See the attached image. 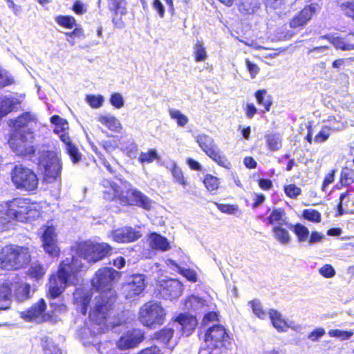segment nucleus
Masks as SVG:
<instances>
[{
  "label": "nucleus",
  "mask_w": 354,
  "mask_h": 354,
  "mask_svg": "<svg viewBox=\"0 0 354 354\" xmlns=\"http://www.w3.org/2000/svg\"><path fill=\"white\" fill-rule=\"evenodd\" d=\"M115 300V292H109L100 293L93 301L89 311V318L100 326L98 330L100 333H104L109 327L115 328L120 326L122 323L111 318Z\"/></svg>",
  "instance_id": "1"
},
{
  "label": "nucleus",
  "mask_w": 354,
  "mask_h": 354,
  "mask_svg": "<svg viewBox=\"0 0 354 354\" xmlns=\"http://www.w3.org/2000/svg\"><path fill=\"white\" fill-rule=\"evenodd\" d=\"M83 263L73 255L66 258L60 264L57 271V279L51 276L50 279L49 295L56 299L64 290L66 286L75 284L77 281V273Z\"/></svg>",
  "instance_id": "2"
},
{
  "label": "nucleus",
  "mask_w": 354,
  "mask_h": 354,
  "mask_svg": "<svg viewBox=\"0 0 354 354\" xmlns=\"http://www.w3.org/2000/svg\"><path fill=\"white\" fill-rule=\"evenodd\" d=\"M30 260L28 248L9 245L0 252V268L4 270H17L28 264Z\"/></svg>",
  "instance_id": "3"
},
{
  "label": "nucleus",
  "mask_w": 354,
  "mask_h": 354,
  "mask_svg": "<svg viewBox=\"0 0 354 354\" xmlns=\"http://www.w3.org/2000/svg\"><path fill=\"white\" fill-rule=\"evenodd\" d=\"M111 250V246L106 243L86 241L75 245V254L77 255L75 257H82L88 262L95 263L106 257ZM78 259L81 261L80 259Z\"/></svg>",
  "instance_id": "4"
},
{
  "label": "nucleus",
  "mask_w": 354,
  "mask_h": 354,
  "mask_svg": "<svg viewBox=\"0 0 354 354\" xmlns=\"http://www.w3.org/2000/svg\"><path fill=\"white\" fill-rule=\"evenodd\" d=\"M39 167L44 171V180L53 183L60 178L62 163L54 151H43L39 156Z\"/></svg>",
  "instance_id": "5"
},
{
  "label": "nucleus",
  "mask_w": 354,
  "mask_h": 354,
  "mask_svg": "<svg viewBox=\"0 0 354 354\" xmlns=\"http://www.w3.org/2000/svg\"><path fill=\"white\" fill-rule=\"evenodd\" d=\"M1 207L2 214L6 215L8 219L21 222L26 221L32 211L30 199L24 198H15L6 201Z\"/></svg>",
  "instance_id": "6"
},
{
  "label": "nucleus",
  "mask_w": 354,
  "mask_h": 354,
  "mask_svg": "<svg viewBox=\"0 0 354 354\" xmlns=\"http://www.w3.org/2000/svg\"><path fill=\"white\" fill-rule=\"evenodd\" d=\"M165 315V310L160 303L150 301L140 308L139 320L143 326L152 328L163 324Z\"/></svg>",
  "instance_id": "7"
},
{
  "label": "nucleus",
  "mask_w": 354,
  "mask_h": 354,
  "mask_svg": "<svg viewBox=\"0 0 354 354\" xmlns=\"http://www.w3.org/2000/svg\"><path fill=\"white\" fill-rule=\"evenodd\" d=\"M10 174L12 182L19 189L31 192L38 187V178L35 173L22 165H15Z\"/></svg>",
  "instance_id": "8"
},
{
  "label": "nucleus",
  "mask_w": 354,
  "mask_h": 354,
  "mask_svg": "<svg viewBox=\"0 0 354 354\" xmlns=\"http://www.w3.org/2000/svg\"><path fill=\"white\" fill-rule=\"evenodd\" d=\"M32 131L27 130L26 133L21 131H12L8 144L12 151L19 156H28L35 151L32 145Z\"/></svg>",
  "instance_id": "9"
},
{
  "label": "nucleus",
  "mask_w": 354,
  "mask_h": 354,
  "mask_svg": "<svg viewBox=\"0 0 354 354\" xmlns=\"http://www.w3.org/2000/svg\"><path fill=\"white\" fill-rule=\"evenodd\" d=\"M118 272L112 268H100L91 279V285L96 290L103 292H113L112 284Z\"/></svg>",
  "instance_id": "10"
},
{
  "label": "nucleus",
  "mask_w": 354,
  "mask_h": 354,
  "mask_svg": "<svg viewBox=\"0 0 354 354\" xmlns=\"http://www.w3.org/2000/svg\"><path fill=\"white\" fill-rule=\"evenodd\" d=\"M145 339L144 333L137 328L127 330L123 333L117 342L118 347L126 350L136 347Z\"/></svg>",
  "instance_id": "11"
},
{
  "label": "nucleus",
  "mask_w": 354,
  "mask_h": 354,
  "mask_svg": "<svg viewBox=\"0 0 354 354\" xmlns=\"http://www.w3.org/2000/svg\"><path fill=\"white\" fill-rule=\"evenodd\" d=\"M41 239L42 247L46 252L51 257H57L59 254V248L57 244L55 228L53 225L46 226L43 230Z\"/></svg>",
  "instance_id": "12"
},
{
  "label": "nucleus",
  "mask_w": 354,
  "mask_h": 354,
  "mask_svg": "<svg viewBox=\"0 0 354 354\" xmlns=\"http://www.w3.org/2000/svg\"><path fill=\"white\" fill-rule=\"evenodd\" d=\"M183 289V286L180 281L169 279L161 283L160 295L164 299L172 301L181 295Z\"/></svg>",
  "instance_id": "13"
},
{
  "label": "nucleus",
  "mask_w": 354,
  "mask_h": 354,
  "mask_svg": "<svg viewBox=\"0 0 354 354\" xmlns=\"http://www.w3.org/2000/svg\"><path fill=\"white\" fill-rule=\"evenodd\" d=\"M126 194V199L125 201H122V202L128 205L142 207L147 211L151 209L152 200L140 190L135 188H130L127 191Z\"/></svg>",
  "instance_id": "14"
},
{
  "label": "nucleus",
  "mask_w": 354,
  "mask_h": 354,
  "mask_svg": "<svg viewBox=\"0 0 354 354\" xmlns=\"http://www.w3.org/2000/svg\"><path fill=\"white\" fill-rule=\"evenodd\" d=\"M126 194V199L125 201H122V202L128 205L142 207L147 211L151 209L152 200L140 190L135 188H130L127 191Z\"/></svg>",
  "instance_id": "15"
},
{
  "label": "nucleus",
  "mask_w": 354,
  "mask_h": 354,
  "mask_svg": "<svg viewBox=\"0 0 354 354\" xmlns=\"http://www.w3.org/2000/svg\"><path fill=\"white\" fill-rule=\"evenodd\" d=\"M46 308L45 300L40 299L28 310L20 312V317L26 322H42L46 321L44 315Z\"/></svg>",
  "instance_id": "16"
},
{
  "label": "nucleus",
  "mask_w": 354,
  "mask_h": 354,
  "mask_svg": "<svg viewBox=\"0 0 354 354\" xmlns=\"http://www.w3.org/2000/svg\"><path fill=\"white\" fill-rule=\"evenodd\" d=\"M205 341L208 343V346L212 348L209 354H221L220 350L221 346V325L220 324H213L207 329Z\"/></svg>",
  "instance_id": "17"
},
{
  "label": "nucleus",
  "mask_w": 354,
  "mask_h": 354,
  "mask_svg": "<svg viewBox=\"0 0 354 354\" xmlns=\"http://www.w3.org/2000/svg\"><path fill=\"white\" fill-rule=\"evenodd\" d=\"M124 291L126 292V298L131 299L139 295L145 288V277L144 274H138L131 276L129 282L124 286Z\"/></svg>",
  "instance_id": "18"
},
{
  "label": "nucleus",
  "mask_w": 354,
  "mask_h": 354,
  "mask_svg": "<svg viewBox=\"0 0 354 354\" xmlns=\"http://www.w3.org/2000/svg\"><path fill=\"white\" fill-rule=\"evenodd\" d=\"M142 234L131 227H124L112 231L111 238L118 243H130L138 240Z\"/></svg>",
  "instance_id": "19"
},
{
  "label": "nucleus",
  "mask_w": 354,
  "mask_h": 354,
  "mask_svg": "<svg viewBox=\"0 0 354 354\" xmlns=\"http://www.w3.org/2000/svg\"><path fill=\"white\" fill-rule=\"evenodd\" d=\"M174 322L177 323L183 335L189 336L195 329L197 320L195 317L187 313H181L176 316Z\"/></svg>",
  "instance_id": "20"
},
{
  "label": "nucleus",
  "mask_w": 354,
  "mask_h": 354,
  "mask_svg": "<svg viewBox=\"0 0 354 354\" xmlns=\"http://www.w3.org/2000/svg\"><path fill=\"white\" fill-rule=\"evenodd\" d=\"M196 141L207 155L216 161L218 165H221V156L214 151L213 140L211 137L201 134L197 136Z\"/></svg>",
  "instance_id": "21"
},
{
  "label": "nucleus",
  "mask_w": 354,
  "mask_h": 354,
  "mask_svg": "<svg viewBox=\"0 0 354 354\" xmlns=\"http://www.w3.org/2000/svg\"><path fill=\"white\" fill-rule=\"evenodd\" d=\"M318 6L317 5H310L305 7L298 15L294 17L290 22L291 28H298L304 26L317 12Z\"/></svg>",
  "instance_id": "22"
},
{
  "label": "nucleus",
  "mask_w": 354,
  "mask_h": 354,
  "mask_svg": "<svg viewBox=\"0 0 354 354\" xmlns=\"http://www.w3.org/2000/svg\"><path fill=\"white\" fill-rule=\"evenodd\" d=\"M35 115L30 112H25L11 121L13 126L12 131H21L27 133V130L31 131L29 128L30 124L35 122Z\"/></svg>",
  "instance_id": "23"
},
{
  "label": "nucleus",
  "mask_w": 354,
  "mask_h": 354,
  "mask_svg": "<svg viewBox=\"0 0 354 354\" xmlns=\"http://www.w3.org/2000/svg\"><path fill=\"white\" fill-rule=\"evenodd\" d=\"M59 138L64 143V149L73 164H77L82 159V154L77 147L72 142L70 137L66 133L59 136Z\"/></svg>",
  "instance_id": "24"
},
{
  "label": "nucleus",
  "mask_w": 354,
  "mask_h": 354,
  "mask_svg": "<svg viewBox=\"0 0 354 354\" xmlns=\"http://www.w3.org/2000/svg\"><path fill=\"white\" fill-rule=\"evenodd\" d=\"M73 299L77 306L78 310L85 315L91 302V295L87 290L77 288L73 293Z\"/></svg>",
  "instance_id": "25"
},
{
  "label": "nucleus",
  "mask_w": 354,
  "mask_h": 354,
  "mask_svg": "<svg viewBox=\"0 0 354 354\" xmlns=\"http://www.w3.org/2000/svg\"><path fill=\"white\" fill-rule=\"evenodd\" d=\"M269 317L272 326L278 332H286L288 328V323L282 317V315L274 309H270L268 312Z\"/></svg>",
  "instance_id": "26"
},
{
  "label": "nucleus",
  "mask_w": 354,
  "mask_h": 354,
  "mask_svg": "<svg viewBox=\"0 0 354 354\" xmlns=\"http://www.w3.org/2000/svg\"><path fill=\"white\" fill-rule=\"evenodd\" d=\"M149 243L151 248L156 250L167 251L170 248L167 239L156 232L151 234Z\"/></svg>",
  "instance_id": "27"
},
{
  "label": "nucleus",
  "mask_w": 354,
  "mask_h": 354,
  "mask_svg": "<svg viewBox=\"0 0 354 354\" xmlns=\"http://www.w3.org/2000/svg\"><path fill=\"white\" fill-rule=\"evenodd\" d=\"M260 7L259 0H239L238 8L243 15H251L256 12Z\"/></svg>",
  "instance_id": "28"
},
{
  "label": "nucleus",
  "mask_w": 354,
  "mask_h": 354,
  "mask_svg": "<svg viewBox=\"0 0 354 354\" xmlns=\"http://www.w3.org/2000/svg\"><path fill=\"white\" fill-rule=\"evenodd\" d=\"M11 288L8 285L0 286V311L6 310L11 305Z\"/></svg>",
  "instance_id": "29"
},
{
  "label": "nucleus",
  "mask_w": 354,
  "mask_h": 354,
  "mask_svg": "<svg viewBox=\"0 0 354 354\" xmlns=\"http://www.w3.org/2000/svg\"><path fill=\"white\" fill-rule=\"evenodd\" d=\"M97 120L112 131H118L122 128L120 121L110 114L100 115Z\"/></svg>",
  "instance_id": "30"
},
{
  "label": "nucleus",
  "mask_w": 354,
  "mask_h": 354,
  "mask_svg": "<svg viewBox=\"0 0 354 354\" xmlns=\"http://www.w3.org/2000/svg\"><path fill=\"white\" fill-rule=\"evenodd\" d=\"M269 224L274 223L279 225H286V216L285 211L281 208H277L272 210L270 216L267 218Z\"/></svg>",
  "instance_id": "31"
},
{
  "label": "nucleus",
  "mask_w": 354,
  "mask_h": 354,
  "mask_svg": "<svg viewBox=\"0 0 354 354\" xmlns=\"http://www.w3.org/2000/svg\"><path fill=\"white\" fill-rule=\"evenodd\" d=\"M174 330L171 327L165 326L154 333V339L163 344H167L174 335Z\"/></svg>",
  "instance_id": "32"
},
{
  "label": "nucleus",
  "mask_w": 354,
  "mask_h": 354,
  "mask_svg": "<svg viewBox=\"0 0 354 354\" xmlns=\"http://www.w3.org/2000/svg\"><path fill=\"white\" fill-rule=\"evenodd\" d=\"M50 122L54 125L53 131L57 134L66 133L65 131L68 129L67 121L57 115L50 118Z\"/></svg>",
  "instance_id": "33"
},
{
  "label": "nucleus",
  "mask_w": 354,
  "mask_h": 354,
  "mask_svg": "<svg viewBox=\"0 0 354 354\" xmlns=\"http://www.w3.org/2000/svg\"><path fill=\"white\" fill-rule=\"evenodd\" d=\"M255 97L258 104L265 107L266 111H269L272 104L271 95L268 94L266 89L259 90L255 93Z\"/></svg>",
  "instance_id": "34"
},
{
  "label": "nucleus",
  "mask_w": 354,
  "mask_h": 354,
  "mask_svg": "<svg viewBox=\"0 0 354 354\" xmlns=\"http://www.w3.org/2000/svg\"><path fill=\"white\" fill-rule=\"evenodd\" d=\"M41 346L45 354H62L53 340L48 337H44L41 339Z\"/></svg>",
  "instance_id": "35"
},
{
  "label": "nucleus",
  "mask_w": 354,
  "mask_h": 354,
  "mask_svg": "<svg viewBox=\"0 0 354 354\" xmlns=\"http://www.w3.org/2000/svg\"><path fill=\"white\" fill-rule=\"evenodd\" d=\"M185 306L187 309L196 311L201 309L205 306V300L197 296L190 295L187 298Z\"/></svg>",
  "instance_id": "36"
},
{
  "label": "nucleus",
  "mask_w": 354,
  "mask_h": 354,
  "mask_svg": "<svg viewBox=\"0 0 354 354\" xmlns=\"http://www.w3.org/2000/svg\"><path fill=\"white\" fill-rule=\"evenodd\" d=\"M272 232L275 239L281 244L286 245L290 241V236L288 232L281 227L280 226H275L272 229Z\"/></svg>",
  "instance_id": "37"
},
{
  "label": "nucleus",
  "mask_w": 354,
  "mask_h": 354,
  "mask_svg": "<svg viewBox=\"0 0 354 354\" xmlns=\"http://www.w3.org/2000/svg\"><path fill=\"white\" fill-rule=\"evenodd\" d=\"M293 232L296 234L299 243L306 242L310 235V231L308 227L300 223L293 226Z\"/></svg>",
  "instance_id": "38"
},
{
  "label": "nucleus",
  "mask_w": 354,
  "mask_h": 354,
  "mask_svg": "<svg viewBox=\"0 0 354 354\" xmlns=\"http://www.w3.org/2000/svg\"><path fill=\"white\" fill-rule=\"evenodd\" d=\"M193 49L196 62H200L206 59L207 53L202 41L197 40Z\"/></svg>",
  "instance_id": "39"
},
{
  "label": "nucleus",
  "mask_w": 354,
  "mask_h": 354,
  "mask_svg": "<svg viewBox=\"0 0 354 354\" xmlns=\"http://www.w3.org/2000/svg\"><path fill=\"white\" fill-rule=\"evenodd\" d=\"M126 5H124V11L122 12V10H111L109 9L113 14V18H112V22L114 25V26L119 29H122L124 28V23L122 20V17L123 15H125L127 14V8Z\"/></svg>",
  "instance_id": "40"
},
{
  "label": "nucleus",
  "mask_w": 354,
  "mask_h": 354,
  "mask_svg": "<svg viewBox=\"0 0 354 354\" xmlns=\"http://www.w3.org/2000/svg\"><path fill=\"white\" fill-rule=\"evenodd\" d=\"M55 21L61 26L71 29L76 26L75 19L69 15H59L55 18Z\"/></svg>",
  "instance_id": "41"
},
{
  "label": "nucleus",
  "mask_w": 354,
  "mask_h": 354,
  "mask_svg": "<svg viewBox=\"0 0 354 354\" xmlns=\"http://www.w3.org/2000/svg\"><path fill=\"white\" fill-rule=\"evenodd\" d=\"M167 168H169L171 170L173 178L176 182L183 186L186 185V181L184 178L183 172L174 162H171L170 166H167Z\"/></svg>",
  "instance_id": "42"
},
{
  "label": "nucleus",
  "mask_w": 354,
  "mask_h": 354,
  "mask_svg": "<svg viewBox=\"0 0 354 354\" xmlns=\"http://www.w3.org/2000/svg\"><path fill=\"white\" fill-rule=\"evenodd\" d=\"M104 186L109 185L110 187L108 190L104 192V198L106 200L113 201L115 198L118 195V185L116 183L111 182L109 180L103 181Z\"/></svg>",
  "instance_id": "43"
},
{
  "label": "nucleus",
  "mask_w": 354,
  "mask_h": 354,
  "mask_svg": "<svg viewBox=\"0 0 354 354\" xmlns=\"http://www.w3.org/2000/svg\"><path fill=\"white\" fill-rule=\"evenodd\" d=\"M267 145L271 151H276L281 147V139L279 134H269L266 136Z\"/></svg>",
  "instance_id": "44"
},
{
  "label": "nucleus",
  "mask_w": 354,
  "mask_h": 354,
  "mask_svg": "<svg viewBox=\"0 0 354 354\" xmlns=\"http://www.w3.org/2000/svg\"><path fill=\"white\" fill-rule=\"evenodd\" d=\"M30 286L28 284L19 285L15 290V297L19 301H24L30 297Z\"/></svg>",
  "instance_id": "45"
},
{
  "label": "nucleus",
  "mask_w": 354,
  "mask_h": 354,
  "mask_svg": "<svg viewBox=\"0 0 354 354\" xmlns=\"http://www.w3.org/2000/svg\"><path fill=\"white\" fill-rule=\"evenodd\" d=\"M169 115L171 119L176 121L179 127H185L189 122L188 118L177 109H170Z\"/></svg>",
  "instance_id": "46"
},
{
  "label": "nucleus",
  "mask_w": 354,
  "mask_h": 354,
  "mask_svg": "<svg viewBox=\"0 0 354 354\" xmlns=\"http://www.w3.org/2000/svg\"><path fill=\"white\" fill-rule=\"evenodd\" d=\"M158 158L157 151L155 149H151L147 152H142L138 158L140 163H151Z\"/></svg>",
  "instance_id": "47"
},
{
  "label": "nucleus",
  "mask_w": 354,
  "mask_h": 354,
  "mask_svg": "<svg viewBox=\"0 0 354 354\" xmlns=\"http://www.w3.org/2000/svg\"><path fill=\"white\" fill-rule=\"evenodd\" d=\"M249 304L251 305L252 311L257 317L261 319L266 318L267 313L263 310L261 304L259 300L254 299L250 301Z\"/></svg>",
  "instance_id": "48"
},
{
  "label": "nucleus",
  "mask_w": 354,
  "mask_h": 354,
  "mask_svg": "<svg viewBox=\"0 0 354 354\" xmlns=\"http://www.w3.org/2000/svg\"><path fill=\"white\" fill-rule=\"evenodd\" d=\"M203 183L209 191L213 192L218 189L219 182L216 177L212 175H206Z\"/></svg>",
  "instance_id": "49"
},
{
  "label": "nucleus",
  "mask_w": 354,
  "mask_h": 354,
  "mask_svg": "<svg viewBox=\"0 0 354 354\" xmlns=\"http://www.w3.org/2000/svg\"><path fill=\"white\" fill-rule=\"evenodd\" d=\"M86 100L92 108L97 109L102 106L104 99L101 95H88Z\"/></svg>",
  "instance_id": "50"
},
{
  "label": "nucleus",
  "mask_w": 354,
  "mask_h": 354,
  "mask_svg": "<svg viewBox=\"0 0 354 354\" xmlns=\"http://www.w3.org/2000/svg\"><path fill=\"white\" fill-rule=\"evenodd\" d=\"M14 83L12 77L9 73L0 67V88L11 85Z\"/></svg>",
  "instance_id": "51"
},
{
  "label": "nucleus",
  "mask_w": 354,
  "mask_h": 354,
  "mask_svg": "<svg viewBox=\"0 0 354 354\" xmlns=\"http://www.w3.org/2000/svg\"><path fill=\"white\" fill-rule=\"evenodd\" d=\"M303 216L304 218L315 223H319L321 221L320 213L312 209H306L303 211Z\"/></svg>",
  "instance_id": "52"
},
{
  "label": "nucleus",
  "mask_w": 354,
  "mask_h": 354,
  "mask_svg": "<svg viewBox=\"0 0 354 354\" xmlns=\"http://www.w3.org/2000/svg\"><path fill=\"white\" fill-rule=\"evenodd\" d=\"M348 180L354 182V171L353 169L345 167L342 169L341 173V183L342 186H346L349 184Z\"/></svg>",
  "instance_id": "53"
},
{
  "label": "nucleus",
  "mask_w": 354,
  "mask_h": 354,
  "mask_svg": "<svg viewBox=\"0 0 354 354\" xmlns=\"http://www.w3.org/2000/svg\"><path fill=\"white\" fill-rule=\"evenodd\" d=\"M328 39L330 41V43L337 48H339L343 50H351L354 49V44H347L342 39L333 38L331 39Z\"/></svg>",
  "instance_id": "54"
},
{
  "label": "nucleus",
  "mask_w": 354,
  "mask_h": 354,
  "mask_svg": "<svg viewBox=\"0 0 354 354\" xmlns=\"http://www.w3.org/2000/svg\"><path fill=\"white\" fill-rule=\"evenodd\" d=\"M284 192L291 198H297L301 193V189L295 184H290L284 187Z\"/></svg>",
  "instance_id": "55"
},
{
  "label": "nucleus",
  "mask_w": 354,
  "mask_h": 354,
  "mask_svg": "<svg viewBox=\"0 0 354 354\" xmlns=\"http://www.w3.org/2000/svg\"><path fill=\"white\" fill-rule=\"evenodd\" d=\"M328 335L333 337H337L341 339L342 340H346L351 337L353 335V333L352 331L333 329L328 331Z\"/></svg>",
  "instance_id": "56"
},
{
  "label": "nucleus",
  "mask_w": 354,
  "mask_h": 354,
  "mask_svg": "<svg viewBox=\"0 0 354 354\" xmlns=\"http://www.w3.org/2000/svg\"><path fill=\"white\" fill-rule=\"evenodd\" d=\"M109 101L111 104L116 109H121L124 104V98L119 93H112Z\"/></svg>",
  "instance_id": "57"
},
{
  "label": "nucleus",
  "mask_w": 354,
  "mask_h": 354,
  "mask_svg": "<svg viewBox=\"0 0 354 354\" xmlns=\"http://www.w3.org/2000/svg\"><path fill=\"white\" fill-rule=\"evenodd\" d=\"M330 134V128L325 126L315 136L314 141L317 143L324 142L329 138Z\"/></svg>",
  "instance_id": "58"
},
{
  "label": "nucleus",
  "mask_w": 354,
  "mask_h": 354,
  "mask_svg": "<svg viewBox=\"0 0 354 354\" xmlns=\"http://www.w3.org/2000/svg\"><path fill=\"white\" fill-rule=\"evenodd\" d=\"M325 239L324 234L318 232L317 231L312 232L310 234L308 239L307 240V243L309 245H313L322 242V241Z\"/></svg>",
  "instance_id": "59"
},
{
  "label": "nucleus",
  "mask_w": 354,
  "mask_h": 354,
  "mask_svg": "<svg viewBox=\"0 0 354 354\" xmlns=\"http://www.w3.org/2000/svg\"><path fill=\"white\" fill-rule=\"evenodd\" d=\"M319 273L326 278H331L335 275V270L330 264H326L319 269Z\"/></svg>",
  "instance_id": "60"
},
{
  "label": "nucleus",
  "mask_w": 354,
  "mask_h": 354,
  "mask_svg": "<svg viewBox=\"0 0 354 354\" xmlns=\"http://www.w3.org/2000/svg\"><path fill=\"white\" fill-rule=\"evenodd\" d=\"M28 272L31 277L36 279H39L44 274V268L40 264L32 266Z\"/></svg>",
  "instance_id": "61"
},
{
  "label": "nucleus",
  "mask_w": 354,
  "mask_h": 354,
  "mask_svg": "<svg viewBox=\"0 0 354 354\" xmlns=\"http://www.w3.org/2000/svg\"><path fill=\"white\" fill-rule=\"evenodd\" d=\"M341 8L346 16L354 20V1L342 3Z\"/></svg>",
  "instance_id": "62"
},
{
  "label": "nucleus",
  "mask_w": 354,
  "mask_h": 354,
  "mask_svg": "<svg viewBox=\"0 0 354 354\" xmlns=\"http://www.w3.org/2000/svg\"><path fill=\"white\" fill-rule=\"evenodd\" d=\"M180 273L185 277L188 281L191 282H196L197 281L196 272L189 268H180Z\"/></svg>",
  "instance_id": "63"
},
{
  "label": "nucleus",
  "mask_w": 354,
  "mask_h": 354,
  "mask_svg": "<svg viewBox=\"0 0 354 354\" xmlns=\"http://www.w3.org/2000/svg\"><path fill=\"white\" fill-rule=\"evenodd\" d=\"M127 4L125 0H108V8L124 11V5Z\"/></svg>",
  "instance_id": "64"
}]
</instances>
